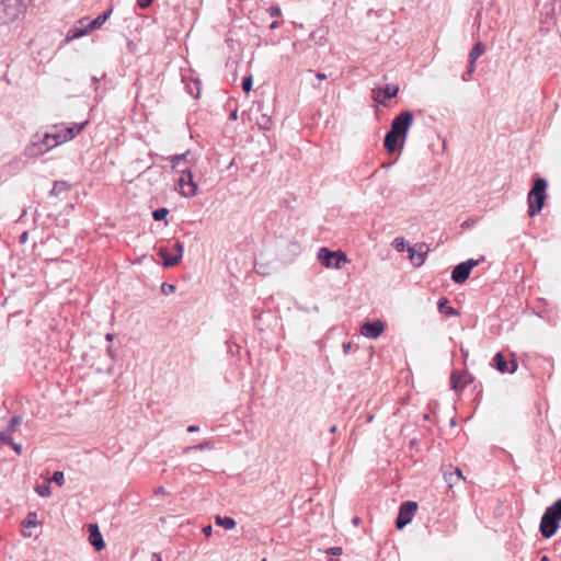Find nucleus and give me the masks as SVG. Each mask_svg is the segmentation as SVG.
<instances>
[{
    "mask_svg": "<svg viewBox=\"0 0 561 561\" xmlns=\"http://www.w3.org/2000/svg\"><path fill=\"white\" fill-rule=\"evenodd\" d=\"M560 520H561V499L557 500L543 513L541 520H540L541 535L545 538L552 537L559 528Z\"/></svg>",
    "mask_w": 561,
    "mask_h": 561,
    "instance_id": "nucleus-1",
    "label": "nucleus"
},
{
    "mask_svg": "<svg viewBox=\"0 0 561 561\" xmlns=\"http://www.w3.org/2000/svg\"><path fill=\"white\" fill-rule=\"evenodd\" d=\"M547 181L541 178H537L534 181L533 188L528 193V215L530 217L536 216L543 207L546 199Z\"/></svg>",
    "mask_w": 561,
    "mask_h": 561,
    "instance_id": "nucleus-2",
    "label": "nucleus"
},
{
    "mask_svg": "<svg viewBox=\"0 0 561 561\" xmlns=\"http://www.w3.org/2000/svg\"><path fill=\"white\" fill-rule=\"evenodd\" d=\"M178 173L180 174L175 183V190L178 191V193L186 198H192L196 196L198 193V185L194 181L191 168H185L181 171H178Z\"/></svg>",
    "mask_w": 561,
    "mask_h": 561,
    "instance_id": "nucleus-3",
    "label": "nucleus"
},
{
    "mask_svg": "<svg viewBox=\"0 0 561 561\" xmlns=\"http://www.w3.org/2000/svg\"><path fill=\"white\" fill-rule=\"evenodd\" d=\"M88 124V122H83L81 124H72L70 126H65L64 124L61 125H55L53 128H51V131H53V140H54V145H61L68 140H71L73 139L77 135H79L83 128L85 127V125Z\"/></svg>",
    "mask_w": 561,
    "mask_h": 561,
    "instance_id": "nucleus-4",
    "label": "nucleus"
},
{
    "mask_svg": "<svg viewBox=\"0 0 561 561\" xmlns=\"http://www.w3.org/2000/svg\"><path fill=\"white\" fill-rule=\"evenodd\" d=\"M183 252V244L176 241L171 247L159 248L158 254L162 257L164 267H173L182 260Z\"/></svg>",
    "mask_w": 561,
    "mask_h": 561,
    "instance_id": "nucleus-5",
    "label": "nucleus"
},
{
    "mask_svg": "<svg viewBox=\"0 0 561 561\" xmlns=\"http://www.w3.org/2000/svg\"><path fill=\"white\" fill-rule=\"evenodd\" d=\"M413 122V114L410 111H403L396 116L391 123L390 131L401 137V146L404 144V139Z\"/></svg>",
    "mask_w": 561,
    "mask_h": 561,
    "instance_id": "nucleus-6",
    "label": "nucleus"
},
{
    "mask_svg": "<svg viewBox=\"0 0 561 561\" xmlns=\"http://www.w3.org/2000/svg\"><path fill=\"white\" fill-rule=\"evenodd\" d=\"M318 260L327 267L341 268L348 260L342 251H330L327 248H320L318 252Z\"/></svg>",
    "mask_w": 561,
    "mask_h": 561,
    "instance_id": "nucleus-7",
    "label": "nucleus"
},
{
    "mask_svg": "<svg viewBox=\"0 0 561 561\" xmlns=\"http://www.w3.org/2000/svg\"><path fill=\"white\" fill-rule=\"evenodd\" d=\"M417 510L416 502H404L401 504L399 508V514L396 520V526L398 529L404 528L411 520L413 519L415 512Z\"/></svg>",
    "mask_w": 561,
    "mask_h": 561,
    "instance_id": "nucleus-8",
    "label": "nucleus"
},
{
    "mask_svg": "<svg viewBox=\"0 0 561 561\" xmlns=\"http://www.w3.org/2000/svg\"><path fill=\"white\" fill-rule=\"evenodd\" d=\"M24 10L25 9L19 2H15V0H2L0 2V12L3 13L1 18L4 22L14 21Z\"/></svg>",
    "mask_w": 561,
    "mask_h": 561,
    "instance_id": "nucleus-9",
    "label": "nucleus"
},
{
    "mask_svg": "<svg viewBox=\"0 0 561 561\" xmlns=\"http://www.w3.org/2000/svg\"><path fill=\"white\" fill-rule=\"evenodd\" d=\"M399 92L397 84H387L385 88H376L371 91V98L375 102L387 106L388 101L394 98Z\"/></svg>",
    "mask_w": 561,
    "mask_h": 561,
    "instance_id": "nucleus-10",
    "label": "nucleus"
},
{
    "mask_svg": "<svg viewBox=\"0 0 561 561\" xmlns=\"http://www.w3.org/2000/svg\"><path fill=\"white\" fill-rule=\"evenodd\" d=\"M477 265H478V261L472 260V259L458 264L457 266H455V268L451 272V279L456 284L465 283L469 278L471 270Z\"/></svg>",
    "mask_w": 561,
    "mask_h": 561,
    "instance_id": "nucleus-11",
    "label": "nucleus"
},
{
    "mask_svg": "<svg viewBox=\"0 0 561 561\" xmlns=\"http://www.w3.org/2000/svg\"><path fill=\"white\" fill-rule=\"evenodd\" d=\"M428 253V247L424 242L416 243L408 249V256L413 266L420 267L424 264Z\"/></svg>",
    "mask_w": 561,
    "mask_h": 561,
    "instance_id": "nucleus-12",
    "label": "nucleus"
},
{
    "mask_svg": "<svg viewBox=\"0 0 561 561\" xmlns=\"http://www.w3.org/2000/svg\"><path fill=\"white\" fill-rule=\"evenodd\" d=\"M257 114L255 116L256 125L262 130H270L273 127V121L270 114L263 112V103L256 102L255 106L251 108L250 115Z\"/></svg>",
    "mask_w": 561,
    "mask_h": 561,
    "instance_id": "nucleus-13",
    "label": "nucleus"
},
{
    "mask_svg": "<svg viewBox=\"0 0 561 561\" xmlns=\"http://www.w3.org/2000/svg\"><path fill=\"white\" fill-rule=\"evenodd\" d=\"M385 331V323L380 320L365 322L360 328V333L368 339H377Z\"/></svg>",
    "mask_w": 561,
    "mask_h": 561,
    "instance_id": "nucleus-14",
    "label": "nucleus"
},
{
    "mask_svg": "<svg viewBox=\"0 0 561 561\" xmlns=\"http://www.w3.org/2000/svg\"><path fill=\"white\" fill-rule=\"evenodd\" d=\"M21 424H22V417L13 416L10 420L7 428L0 432V442L2 444H12L11 435L19 430Z\"/></svg>",
    "mask_w": 561,
    "mask_h": 561,
    "instance_id": "nucleus-15",
    "label": "nucleus"
},
{
    "mask_svg": "<svg viewBox=\"0 0 561 561\" xmlns=\"http://www.w3.org/2000/svg\"><path fill=\"white\" fill-rule=\"evenodd\" d=\"M112 13V10H107V11H104L102 14H100L99 16H96L94 20H92L88 27L85 30H79L77 31L72 36L71 38H78V37H81L83 35L87 34L88 31H92V30H95V28H99L101 27L105 22L106 20L110 18Z\"/></svg>",
    "mask_w": 561,
    "mask_h": 561,
    "instance_id": "nucleus-16",
    "label": "nucleus"
},
{
    "mask_svg": "<svg viewBox=\"0 0 561 561\" xmlns=\"http://www.w3.org/2000/svg\"><path fill=\"white\" fill-rule=\"evenodd\" d=\"M471 382V376L468 371L457 373L454 371L450 377L451 389L461 391L468 383Z\"/></svg>",
    "mask_w": 561,
    "mask_h": 561,
    "instance_id": "nucleus-17",
    "label": "nucleus"
},
{
    "mask_svg": "<svg viewBox=\"0 0 561 561\" xmlns=\"http://www.w3.org/2000/svg\"><path fill=\"white\" fill-rule=\"evenodd\" d=\"M89 541L98 551L104 549L105 547L102 534L96 524L89 525Z\"/></svg>",
    "mask_w": 561,
    "mask_h": 561,
    "instance_id": "nucleus-18",
    "label": "nucleus"
},
{
    "mask_svg": "<svg viewBox=\"0 0 561 561\" xmlns=\"http://www.w3.org/2000/svg\"><path fill=\"white\" fill-rule=\"evenodd\" d=\"M494 364H495V367L496 369L500 371V373H515L516 369H517V363L515 359H512L511 362V367L508 368L507 366V362L506 359L504 358L503 354L502 353H496L494 358Z\"/></svg>",
    "mask_w": 561,
    "mask_h": 561,
    "instance_id": "nucleus-19",
    "label": "nucleus"
},
{
    "mask_svg": "<svg viewBox=\"0 0 561 561\" xmlns=\"http://www.w3.org/2000/svg\"><path fill=\"white\" fill-rule=\"evenodd\" d=\"M401 137H399L396 134H392V131H388L385 136L383 146L388 152H394L396 149L401 146L400 142Z\"/></svg>",
    "mask_w": 561,
    "mask_h": 561,
    "instance_id": "nucleus-20",
    "label": "nucleus"
},
{
    "mask_svg": "<svg viewBox=\"0 0 561 561\" xmlns=\"http://www.w3.org/2000/svg\"><path fill=\"white\" fill-rule=\"evenodd\" d=\"M438 311L447 317L458 316L459 312L451 306L446 297H440L437 302Z\"/></svg>",
    "mask_w": 561,
    "mask_h": 561,
    "instance_id": "nucleus-21",
    "label": "nucleus"
},
{
    "mask_svg": "<svg viewBox=\"0 0 561 561\" xmlns=\"http://www.w3.org/2000/svg\"><path fill=\"white\" fill-rule=\"evenodd\" d=\"M486 47L482 42H478L469 51L468 61L470 64H476L477 59L482 56L485 51Z\"/></svg>",
    "mask_w": 561,
    "mask_h": 561,
    "instance_id": "nucleus-22",
    "label": "nucleus"
},
{
    "mask_svg": "<svg viewBox=\"0 0 561 561\" xmlns=\"http://www.w3.org/2000/svg\"><path fill=\"white\" fill-rule=\"evenodd\" d=\"M188 153H190V151H186V152H184V153H181V154H174V156H171V157L169 158V161H170V163H171V168H172V170H173V171H175V172L180 171L178 168H179V165H180V163H181L182 161H185V160H186V158H187Z\"/></svg>",
    "mask_w": 561,
    "mask_h": 561,
    "instance_id": "nucleus-23",
    "label": "nucleus"
},
{
    "mask_svg": "<svg viewBox=\"0 0 561 561\" xmlns=\"http://www.w3.org/2000/svg\"><path fill=\"white\" fill-rule=\"evenodd\" d=\"M216 524L224 527L225 529H233L236 527V520L231 517L225 516H217L216 517Z\"/></svg>",
    "mask_w": 561,
    "mask_h": 561,
    "instance_id": "nucleus-24",
    "label": "nucleus"
},
{
    "mask_svg": "<svg viewBox=\"0 0 561 561\" xmlns=\"http://www.w3.org/2000/svg\"><path fill=\"white\" fill-rule=\"evenodd\" d=\"M68 187L69 186H68L67 182L57 181V182L54 183V186L50 190L49 194L51 196H59L62 192L68 190Z\"/></svg>",
    "mask_w": 561,
    "mask_h": 561,
    "instance_id": "nucleus-25",
    "label": "nucleus"
},
{
    "mask_svg": "<svg viewBox=\"0 0 561 561\" xmlns=\"http://www.w3.org/2000/svg\"><path fill=\"white\" fill-rule=\"evenodd\" d=\"M23 528H31L37 526V513L31 512L27 514L26 518L22 522Z\"/></svg>",
    "mask_w": 561,
    "mask_h": 561,
    "instance_id": "nucleus-26",
    "label": "nucleus"
},
{
    "mask_svg": "<svg viewBox=\"0 0 561 561\" xmlns=\"http://www.w3.org/2000/svg\"><path fill=\"white\" fill-rule=\"evenodd\" d=\"M206 448H213V444L209 440H205L198 445H194V446H188L184 449V453H190L192 450H203V449H206Z\"/></svg>",
    "mask_w": 561,
    "mask_h": 561,
    "instance_id": "nucleus-27",
    "label": "nucleus"
},
{
    "mask_svg": "<svg viewBox=\"0 0 561 561\" xmlns=\"http://www.w3.org/2000/svg\"><path fill=\"white\" fill-rule=\"evenodd\" d=\"M35 491L42 497H46V496H49L51 494V488L47 483L37 485L35 488Z\"/></svg>",
    "mask_w": 561,
    "mask_h": 561,
    "instance_id": "nucleus-28",
    "label": "nucleus"
},
{
    "mask_svg": "<svg viewBox=\"0 0 561 561\" xmlns=\"http://www.w3.org/2000/svg\"><path fill=\"white\" fill-rule=\"evenodd\" d=\"M53 131L51 129L49 131H47L45 135H44V138L42 140L43 145L45 146L46 150L48 149H51L54 147H56L57 145H54V140H53Z\"/></svg>",
    "mask_w": 561,
    "mask_h": 561,
    "instance_id": "nucleus-29",
    "label": "nucleus"
},
{
    "mask_svg": "<svg viewBox=\"0 0 561 561\" xmlns=\"http://www.w3.org/2000/svg\"><path fill=\"white\" fill-rule=\"evenodd\" d=\"M168 214H169L168 208H158V209L153 210L152 217L156 221H161L168 216Z\"/></svg>",
    "mask_w": 561,
    "mask_h": 561,
    "instance_id": "nucleus-30",
    "label": "nucleus"
},
{
    "mask_svg": "<svg viewBox=\"0 0 561 561\" xmlns=\"http://www.w3.org/2000/svg\"><path fill=\"white\" fill-rule=\"evenodd\" d=\"M407 241L404 238L398 237L392 241V247L398 251L402 252L405 248Z\"/></svg>",
    "mask_w": 561,
    "mask_h": 561,
    "instance_id": "nucleus-31",
    "label": "nucleus"
},
{
    "mask_svg": "<svg viewBox=\"0 0 561 561\" xmlns=\"http://www.w3.org/2000/svg\"><path fill=\"white\" fill-rule=\"evenodd\" d=\"M49 481L57 483L59 486L64 485L65 476L62 471H55Z\"/></svg>",
    "mask_w": 561,
    "mask_h": 561,
    "instance_id": "nucleus-32",
    "label": "nucleus"
},
{
    "mask_svg": "<svg viewBox=\"0 0 561 561\" xmlns=\"http://www.w3.org/2000/svg\"><path fill=\"white\" fill-rule=\"evenodd\" d=\"M444 479L447 482L449 488H453L455 484L458 483L459 480L455 478V473L446 472L444 474Z\"/></svg>",
    "mask_w": 561,
    "mask_h": 561,
    "instance_id": "nucleus-33",
    "label": "nucleus"
},
{
    "mask_svg": "<svg viewBox=\"0 0 561 561\" xmlns=\"http://www.w3.org/2000/svg\"><path fill=\"white\" fill-rule=\"evenodd\" d=\"M252 84H253V79H252V77H251V76L245 77V78L243 79V82H242V88H243L244 92H247V93H248V92H250V91H251V89H252Z\"/></svg>",
    "mask_w": 561,
    "mask_h": 561,
    "instance_id": "nucleus-34",
    "label": "nucleus"
},
{
    "mask_svg": "<svg viewBox=\"0 0 561 561\" xmlns=\"http://www.w3.org/2000/svg\"><path fill=\"white\" fill-rule=\"evenodd\" d=\"M175 286L172 285V284H168V283H163L161 285V290L164 295H170V294H173L175 291Z\"/></svg>",
    "mask_w": 561,
    "mask_h": 561,
    "instance_id": "nucleus-35",
    "label": "nucleus"
},
{
    "mask_svg": "<svg viewBox=\"0 0 561 561\" xmlns=\"http://www.w3.org/2000/svg\"><path fill=\"white\" fill-rule=\"evenodd\" d=\"M474 70H476V65H474V64H470V62H469L468 68H467V71H466V73L462 76V80H463V81L469 80V79L471 78V76L473 75Z\"/></svg>",
    "mask_w": 561,
    "mask_h": 561,
    "instance_id": "nucleus-36",
    "label": "nucleus"
},
{
    "mask_svg": "<svg viewBox=\"0 0 561 561\" xmlns=\"http://www.w3.org/2000/svg\"><path fill=\"white\" fill-rule=\"evenodd\" d=\"M267 12L271 16H278L280 15V8L278 5H272L267 9Z\"/></svg>",
    "mask_w": 561,
    "mask_h": 561,
    "instance_id": "nucleus-37",
    "label": "nucleus"
},
{
    "mask_svg": "<svg viewBox=\"0 0 561 561\" xmlns=\"http://www.w3.org/2000/svg\"><path fill=\"white\" fill-rule=\"evenodd\" d=\"M328 554L332 556H340L342 554V548L341 547H331L327 550Z\"/></svg>",
    "mask_w": 561,
    "mask_h": 561,
    "instance_id": "nucleus-38",
    "label": "nucleus"
},
{
    "mask_svg": "<svg viewBox=\"0 0 561 561\" xmlns=\"http://www.w3.org/2000/svg\"><path fill=\"white\" fill-rule=\"evenodd\" d=\"M152 1H153V0H137V4H138L140 8L145 9V8L150 7V5H151V3H152Z\"/></svg>",
    "mask_w": 561,
    "mask_h": 561,
    "instance_id": "nucleus-39",
    "label": "nucleus"
},
{
    "mask_svg": "<svg viewBox=\"0 0 561 561\" xmlns=\"http://www.w3.org/2000/svg\"><path fill=\"white\" fill-rule=\"evenodd\" d=\"M10 446H12L13 450L18 454V455H21L22 454V445L21 444H16L12 440V444H9Z\"/></svg>",
    "mask_w": 561,
    "mask_h": 561,
    "instance_id": "nucleus-40",
    "label": "nucleus"
},
{
    "mask_svg": "<svg viewBox=\"0 0 561 561\" xmlns=\"http://www.w3.org/2000/svg\"><path fill=\"white\" fill-rule=\"evenodd\" d=\"M451 473H455V478L457 480H465V477L462 476V471L459 469V468H456L455 471H453Z\"/></svg>",
    "mask_w": 561,
    "mask_h": 561,
    "instance_id": "nucleus-41",
    "label": "nucleus"
},
{
    "mask_svg": "<svg viewBox=\"0 0 561 561\" xmlns=\"http://www.w3.org/2000/svg\"><path fill=\"white\" fill-rule=\"evenodd\" d=\"M33 0H15V2H19L24 9L32 2Z\"/></svg>",
    "mask_w": 561,
    "mask_h": 561,
    "instance_id": "nucleus-42",
    "label": "nucleus"
},
{
    "mask_svg": "<svg viewBox=\"0 0 561 561\" xmlns=\"http://www.w3.org/2000/svg\"><path fill=\"white\" fill-rule=\"evenodd\" d=\"M229 118L231 121H237L238 119V111L237 110L231 111L229 114Z\"/></svg>",
    "mask_w": 561,
    "mask_h": 561,
    "instance_id": "nucleus-43",
    "label": "nucleus"
},
{
    "mask_svg": "<svg viewBox=\"0 0 561 561\" xmlns=\"http://www.w3.org/2000/svg\"><path fill=\"white\" fill-rule=\"evenodd\" d=\"M199 431V427L197 425H190L187 427V432L188 433H195V432H198Z\"/></svg>",
    "mask_w": 561,
    "mask_h": 561,
    "instance_id": "nucleus-44",
    "label": "nucleus"
},
{
    "mask_svg": "<svg viewBox=\"0 0 561 561\" xmlns=\"http://www.w3.org/2000/svg\"><path fill=\"white\" fill-rule=\"evenodd\" d=\"M156 494L160 495V494H167V490L163 488V486H159L156 491H154Z\"/></svg>",
    "mask_w": 561,
    "mask_h": 561,
    "instance_id": "nucleus-45",
    "label": "nucleus"
},
{
    "mask_svg": "<svg viewBox=\"0 0 561 561\" xmlns=\"http://www.w3.org/2000/svg\"><path fill=\"white\" fill-rule=\"evenodd\" d=\"M203 533L206 535V536H210L211 534V526L208 525L206 527L203 528Z\"/></svg>",
    "mask_w": 561,
    "mask_h": 561,
    "instance_id": "nucleus-46",
    "label": "nucleus"
},
{
    "mask_svg": "<svg viewBox=\"0 0 561 561\" xmlns=\"http://www.w3.org/2000/svg\"><path fill=\"white\" fill-rule=\"evenodd\" d=\"M317 78H318L319 80H325V79H327V75H325V73H323V72H319V73H317Z\"/></svg>",
    "mask_w": 561,
    "mask_h": 561,
    "instance_id": "nucleus-47",
    "label": "nucleus"
},
{
    "mask_svg": "<svg viewBox=\"0 0 561 561\" xmlns=\"http://www.w3.org/2000/svg\"><path fill=\"white\" fill-rule=\"evenodd\" d=\"M352 522L355 526H357L360 523V518L358 516H355L353 517Z\"/></svg>",
    "mask_w": 561,
    "mask_h": 561,
    "instance_id": "nucleus-48",
    "label": "nucleus"
},
{
    "mask_svg": "<svg viewBox=\"0 0 561 561\" xmlns=\"http://www.w3.org/2000/svg\"><path fill=\"white\" fill-rule=\"evenodd\" d=\"M26 239H27V232H23L22 236L20 237V241L25 242Z\"/></svg>",
    "mask_w": 561,
    "mask_h": 561,
    "instance_id": "nucleus-49",
    "label": "nucleus"
},
{
    "mask_svg": "<svg viewBox=\"0 0 561 561\" xmlns=\"http://www.w3.org/2000/svg\"><path fill=\"white\" fill-rule=\"evenodd\" d=\"M279 26V22L278 21H274L272 22V24L270 25L271 28H276Z\"/></svg>",
    "mask_w": 561,
    "mask_h": 561,
    "instance_id": "nucleus-50",
    "label": "nucleus"
},
{
    "mask_svg": "<svg viewBox=\"0 0 561 561\" xmlns=\"http://www.w3.org/2000/svg\"><path fill=\"white\" fill-rule=\"evenodd\" d=\"M343 348H344V352L347 353L351 350V344L350 343H345L343 345Z\"/></svg>",
    "mask_w": 561,
    "mask_h": 561,
    "instance_id": "nucleus-51",
    "label": "nucleus"
},
{
    "mask_svg": "<svg viewBox=\"0 0 561 561\" xmlns=\"http://www.w3.org/2000/svg\"><path fill=\"white\" fill-rule=\"evenodd\" d=\"M152 561H161V558L158 553L152 554Z\"/></svg>",
    "mask_w": 561,
    "mask_h": 561,
    "instance_id": "nucleus-52",
    "label": "nucleus"
},
{
    "mask_svg": "<svg viewBox=\"0 0 561 561\" xmlns=\"http://www.w3.org/2000/svg\"><path fill=\"white\" fill-rule=\"evenodd\" d=\"M336 430H337L336 425H332V426L330 427V433H331V434H334V433L336 432Z\"/></svg>",
    "mask_w": 561,
    "mask_h": 561,
    "instance_id": "nucleus-53",
    "label": "nucleus"
},
{
    "mask_svg": "<svg viewBox=\"0 0 561 561\" xmlns=\"http://www.w3.org/2000/svg\"><path fill=\"white\" fill-rule=\"evenodd\" d=\"M471 225H472V224H471L470 221H468V220H467V221H465V222L462 224V227H470Z\"/></svg>",
    "mask_w": 561,
    "mask_h": 561,
    "instance_id": "nucleus-54",
    "label": "nucleus"
},
{
    "mask_svg": "<svg viewBox=\"0 0 561 561\" xmlns=\"http://www.w3.org/2000/svg\"><path fill=\"white\" fill-rule=\"evenodd\" d=\"M106 340H107V341H112V340H113V335H112V334H110V333H108V334H106Z\"/></svg>",
    "mask_w": 561,
    "mask_h": 561,
    "instance_id": "nucleus-55",
    "label": "nucleus"
},
{
    "mask_svg": "<svg viewBox=\"0 0 561 561\" xmlns=\"http://www.w3.org/2000/svg\"><path fill=\"white\" fill-rule=\"evenodd\" d=\"M541 561H548V557L543 556V557L541 558Z\"/></svg>",
    "mask_w": 561,
    "mask_h": 561,
    "instance_id": "nucleus-56",
    "label": "nucleus"
},
{
    "mask_svg": "<svg viewBox=\"0 0 561 561\" xmlns=\"http://www.w3.org/2000/svg\"><path fill=\"white\" fill-rule=\"evenodd\" d=\"M329 561H335V560H332V559H331V560H329Z\"/></svg>",
    "mask_w": 561,
    "mask_h": 561,
    "instance_id": "nucleus-57",
    "label": "nucleus"
}]
</instances>
